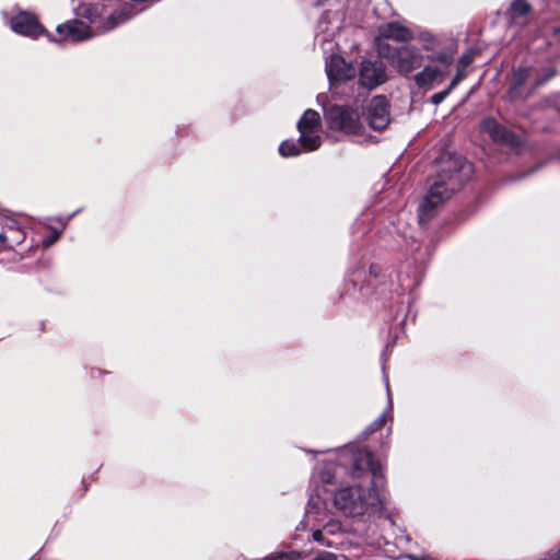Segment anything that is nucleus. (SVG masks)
<instances>
[{
	"label": "nucleus",
	"mask_w": 560,
	"mask_h": 560,
	"mask_svg": "<svg viewBox=\"0 0 560 560\" xmlns=\"http://www.w3.org/2000/svg\"><path fill=\"white\" fill-rule=\"evenodd\" d=\"M296 128L299 131H318L320 129V116L314 109H306L300 120L298 121Z\"/></svg>",
	"instance_id": "nucleus-19"
},
{
	"label": "nucleus",
	"mask_w": 560,
	"mask_h": 560,
	"mask_svg": "<svg viewBox=\"0 0 560 560\" xmlns=\"http://www.w3.org/2000/svg\"><path fill=\"white\" fill-rule=\"evenodd\" d=\"M326 73L330 84L346 82L355 77V68L340 55H331L326 61Z\"/></svg>",
	"instance_id": "nucleus-12"
},
{
	"label": "nucleus",
	"mask_w": 560,
	"mask_h": 560,
	"mask_svg": "<svg viewBox=\"0 0 560 560\" xmlns=\"http://www.w3.org/2000/svg\"><path fill=\"white\" fill-rule=\"evenodd\" d=\"M81 211V209H78L75 210L74 212H72L71 214H69L66 219H62V218H57L56 221L57 222H60L63 226L67 225V223L73 219L79 212Z\"/></svg>",
	"instance_id": "nucleus-34"
},
{
	"label": "nucleus",
	"mask_w": 560,
	"mask_h": 560,
	"mask_svg": "<svg viewBox=\"0 0 560 560\" xmlns=\"http://www.w3.org/2000/svg\"><path fill=\"white\" fill-rule=\"evenodd\" d=\"M313 560H337V556L332 552L322 551Z\"/></svg>",
	"instance_id": "nucleus-31"
},
{
	"label": "nucleus",
	"mask_w": 560,
	"mask_h": 560,
	"mask_svg": "<svg viewBox=\"0 0 560 560\" xmlns=\"http://www.w3.org/2000/svg\"><path fill=\"white\" fill-rule=\"evenodd\" d=\"M311 452H312V453H314V451H311ZM326 452H327V451H320V452H315V454H318V453L324 454V453H326Z\"/></svg>",
	"instance_id": "nucleus-41"
},
{
	"label": "nucleus",
	"mask_w": 560,
	"mask_h": 560,
	"mask_svg": "<svg viewBox=\"0 0 560 560\" xmlns=\"http://www.w3.org/2000/svg\"><path fill=\"white\" fill-rule=\"evenodd\" d=\"M327 127L335 131L355 135L360 130V119L355 110L348 106L330 105L324 107Z\"/></svg>",
	"instance_id": "nucleus-6"
},
{
	"label": "nucleus",
	"mask_w": 560,
	"mask_h": 560,
	"mask_svg": "<svg viewBox=\"0 0 560 560\" xmlns=\"http://www.w3.org/2000/svg\"><path fill=\"white\" fill-rule=\"evenodd\" d=\"M481 130L494 142L504 144L513 150L518 151L524 144L521 136L501 125L493 117H487L481 121Z\"/></svg>",
	"instance_id": "nucleus-7"
},
{
	"label": "nucleus",
	"mask_w": 560,
	"mask_h": 560,
	"mask_svg": "<svg viewBox=\"0 0 560 560\" xmlns=\"http://www.w3.org/2000/svg\"><path fill=\"white\" fill-rule=\"evenodd\" d=\"M142 9L136 10L132 4H124L119 9L115 10L104 22V30L112 31L120 24L126 23L132 19L136 14L141 12Z\"/></svg>",
	"instance_id": "nucleus-16"
},
{
	"label": "nucleus",
	"mask_w": 560,
	"mask_h": 560,
	"mask_svg": "<svg viewBox=\"0 0 560 560\" xmlns=\"http://www.w3.org/2000/svg\"><path fill=\"white\" fill-rule=\"evenodd\" d=\"M61 230H57V229H52L51 233L49 235H47L44 240H43V246L44 247H49L51 246L55 242H57V240L60 237L61 235Z\"/></svg>",
	"instance_id": "nucleus-29"
},
{
	"label": "nucleus",
	"mask_w": 560,
	"mask_h": 560,
	"mask_svg": "<svg viewBox=\"0 0 560 560\" xmlns=\"http://www.w3.org/2000/svg\"><path fill=\"white\" fill-rule=\"evenodd\" d=\"M474 61V55L471 51L464 52L458 61H457V68L464 69L466 71V68L469 67Z\"/></svg>",
	"instance_id": "nucleus-26"
},
{
	"label": "nucleus",
	"mask_w": 560,
	"mask_h": 560,
	"mask_svg": "<svg viewBox=\"0 0 560 560\" xmlns=\"http://www.w3.org/2000/svg\"><path fill=\"white\" fill-rule=\"evenodd\" d=\"M540 167H541V164H537L536 166L529 168L527 172L520 174L517 179L525 178V177L529 176L530 174L538 171Z\"/></svg>",
	"instance_id": "nucleus-35"
},
{
	"label": "nucleus",
	"mask_w": 560,
	"mask_h": 560,
	"mask_svg": "<svg viewBox=\"0 0 560 560\" xmlns=\"http://www.w3.org/2000/svg\"><path fill=\"white\" fill-rule=\"evenodd\" d=\"M299 143L303 152H312L317 150L322 144L318 131H299Z\"/></svg>",
	"instance_id": "nucleus-20"
},
{
	"label": "nucleus",
	"mask_w": 560,
	"mask_h": 560,
	"mask_svg": "<svg viewBox=\"0 0 560 560\" xmlns=\"http://www.w3.org/2000/svg\"><path fill=\"white\" fill-rule=\"evenodd\" d=\"M7 236L3 233H0V242H5Z\"/></svg>",
	"instance_id": "nucleus-38"
},
{
	"label": "nucleus",
	"mask_w": 560,
	"mask_h": 560,
	"mask_svg": "<svg viewBox=\"0 0 560 560\" xmlns=\"http://www.w3.org/2000/svg\"><path fill=\"white\" fill-rule=\"evenodd\" d=\"M425 58L430 65L417 72L413 75V81L419 89L431 90L435 84L443 82L450 67L454 63L455 49L445 47L439 52L428 54Z\"/></svg>",
	"instance_id": "nucleus-5"
},
{
	"label": "nucleus",
	"mask_w": 560,
	"mask_h": 560,
	"mask_svg": "<svg viewBox=\"0 0 560 560\" xmlns=\"http://www.w3.org/2000/svg\"><path fill=\"white\" fill-rule=\"evenodd\" d=\"M387 80L386 65L381 59H364L359 72L360 84L369 90L383 84Z\"/></svg>",
	"instance_id": "nucleus-9"
},
{
	"label": "nucleus",
	"mask_w": 560,
	"mask_h": 560,
	"mask_svg": "<svg viewBox=\"0 0 560 560\" xmlns=\"http://www.w3.org/2000/svg\"><path fill=\"white\" fill-rule=\"evenodd\" d=\"M365 119L368 125L376 130H384L389 121L388 102L384 95L374 96L366 107Z\"/></svg>",
	"instance_id": "nucleus-11"
},
{
	"label": "nucleus",
	"mask_w": 560,
	"mask_h": 560,
	"mask_svg": "<svg viewBox=\"0 0 560 560\" xmlns=\"http://www.w3.org/2000/svg\"><path fill=\"white\" fill-rule=\"evenodd\" d=\"M410 558H411L412 560H425L424 558L419 559V558H416V557H412V556H411Z\"/></svg>",
	"instance_id": "nucleus-40"
},
{
	"label": "nucleus",
	"mask_w": 560,
	"mask_h": 560,
	"mask_svg": "<svg viewBox=\"0 0 560 560\" xmlns=\"http://www.w3.org/2000/svg\"><path fill=\"white\" fill-rule=\"evenodd\" d=\"M533 115L534 130L540 132L551 131L550 124L540 122V119H548L551 122L560 120V93L540 102Z\"/></svg>",
	"instance_id": "nucleus-8"
},
{
	"label": "nucleus",
	"mask_w": 560,
	"mask_h": 560,
	"mask_svg": "<svg viewBox=\"0 0 560 560\" xmlns=\"http://www.w3.org/2000/svg\"><path fill=\"white\" fill-rule=\"evenodd\" d=\"M419 42L422 44V48L429 54L439 52L436 47L439 46L438 37L429 31H422L418 35Z\"/></svg>",
	"instance_id": "nucleus-22"
},
{
	"label": "nucleus",
	"mask_w": 560,
	"mask_h": 560,
	"mask_svg": "<svg viewBox=\"0 0 560 560\" xmlns=\"http://www.w3.org/2000/svg\"><path fill=\"white\" fill-rule=\"evenodd\" d=\"M336 14L331 11H324L322 15L319 16L315 32H316V38L322 36V40L326 42L329 40L330 37L334 36L335 30L338 28V26H330L332 23V20L335 19Z\"/></svg>",
	"instance_id": "nucleus-18"
},
{
	"label": "nucleus",
	"mask_w": 560,
	"mask_h": 560,
	"mask_svg": "<svg viewBox=\"0 0 560 560\" xmlns=\"http://www.w3.org/2000/svg\"><path fill=\"white\" fill-rule=\"evenodd\" d=\"M560 36V27H555L552 31V35L550 38H548L547 44L548 45H555L558 40V37Z\"/></svg>",
	"instance_id": "nucleus-33"
},
{
	"label": "nucleus",
	"mask_w": 560,
	"mask_h": 560,
	"mask_svg": "<svg viewBox=\"0 0 560 560\" xmlns=\"http://www.w3.org/2000/svg\"><path fill=\"white\" fill-rule=\"evenodd\" d=\"M16 225V222L15 221H12V223L9 225L10 229H13V226Z\"/></svg>",
	"instance_id": "nucleus-39"
},
{
	"label": "nucleus",
	"mask_w": 560,
	"mask_h": 560,
	"mask_svg": "<svg viewBox=\"0 0 560 560\" xmlns=\"http://www.w3.org/2000/svg\"><path fill=\"white\" fill-rule=\"evenodd\" d=\"M343 448H349V450H353V452H358V451H368L366 448H360L358 447L357 445H353V444H349V445H345L342 447H339L337 448V454H336V460H337V464L336 466H332V465H325L318 472V479L320 482L325 483V485H330V483H334L336 481V478H337V475L339 474V470H343L345 474H348L349 475V469L347 470L346 468L341 467L340 466V462H339V453L343 450Z\"/></svg>",
	"instance_id": "nucleus-15"
},
{
	"label": "nucleus",
	"mask_w": 560,
	"mask_h": 560,
	"mask_svg": "<svg viewBox=\"0 0 560 560\" xmlns=\"http://www.w3.org/2000/svg\"><path fill=\"white\" fill-rule=\"evenodd\" d=\"M339 462L341 467L349 469L353 480L368 479L369 487L359 483L339 489L334 494L335 506L349 517L381 515L385 486L381 463L374 460L371 451L353 452L349 448L339 453Z\"/></svg>",
	"instance_id": "nucleus-2"
},
{
	"label": "nucleus",
	"mask_w": 560,
	"mask_h": 560,
	"mask_svg": "<svg viewBox=\"0 0 560 560\" xmlns=\"http://www.w3.org/2000/svg\"><path fill=\"white\" fill-rule=\"evenodd\" d=\"M395 345V339L392 341V342H388L385 348H384V351L382 353V363H383V372H385V361H386V355L389 351H392L393 347Z\"/></svg>",
	"instance_id": "nucleus-32"
},
{
	"label": "nucleus",
	"mask_w": 560,
	"mask_h": 560,
	"mask_svg": "<svg viewBox=\"0 0 560 560\" xmlns=\"http://www.w3.org/2000/svg\"><path fill=\"white\" fill-rule=\"evenodd\" d=\"M56 31L65 39H71L74 43L82 42L92 36L89 25L78 20L60 24L57 26Z\"/></svg>",
	"instance_id": "nucleus-14"
},
{
	"label": "nucleus",
	"mask_w": 560,
	"mask_h": 560,
	"mask_svg": "<svg viewBox=\"0 0 560 560\" xmlns=\"http://www.w3.org/2000/svg\"><path fill=\"white\" fill-rule=\"evenodd\" d=\"M381 36L384 39H393L397 43H408L412 39L411 31L397 22H390L383 26Z\"/></svg>",
	"instance_id": "nucleus-17"
},
{
	"label": "nucleus",
	"mask_w": 560,
	"mask_h": 560,
	"mask_svg": "<svg viewBox=\"0 0 560 560\" xmlns=\"http://www.w3.org/2000/svg\"><path fill=\"white\" fill-rule=\"evenodd\" d=\"M386 40L387 39H384L383 37L378 39V42H377L378 54L382 57L392 58L394 60L395 59V50L397 48H392L390 45Z\"/></svg>",
	"instance_id": "nucleus-25"
},
{
	"label": "nucleus",
	"mask_w": 560,
	"mask_h": 560,
	"mask_svg": "<svg viewBox=\"0 0 560 560\" xmlns=\"http://www.w3.org/2000/svg\"><path fill=\"white\" fill-rule=\"evenodd\" d=\"M412 255L411 261L406 259L400 264L396 272L383 270L377 264H371L369 271L357 269L351 272V278L346 281L347 291L349 285L355 291L359 287V293L363 298L375 295L377 299L390 300L397 298L399 304L395 318L404 313L400 325L404 326L407 317L411 314V305L417 300L416 289L420 285L423 273V259L420 253V244L412 241L408 249Z\"/></svg>",
	"instance_id": "nucleus-1"
},
{
	"label": "nucleus",
	"mask_w": 560,
	"mask_h": 560,
	"mask_svg": "<svg viewBox=\"0 0 560 560\" xmlns=\"http://www.w3.org/2000/svg\"><path fill=\"white\" fill-rule=\"evenodd\" d=\"M452 166L442 167L438 179L431 185L418 207V220L427 223L434 217L435 209L451 198L468 180L472 164L462 156H451Z\"/></svg>",
	"instance_id": "nucleus-3"
},
{
	"label": "nucleus",
	"mask_w": 560,
	"mask_h": 560,
	"mask_svg": "<svg viewBox=\"0 0 560 560\" xmlns=\"http://www.w3.org/2000/svg\"><path fill=\"white\" fill-rule=\"evenodd\" d=\"M416 316H417V313H416V312H413V313H412V320H415Z\"/></svg>",
	"instance_id": "nucleus-42"
},
{
	"label": "nucleus",
	"mask_w": 560,
	"mask_h": 560,
	"mask_svg": "<svg viewBox=\"0 0 560 560\" xmlns=\"http://www.w3.org/2000/svg\"><path fill=\"white\" fill-rule=\"evenodd\" d=\"M556 75L553 67H544L537 62L523 61L514 67L508 80L505 98L512 103H524L539 88Z\"/></svg>",
	"instance_id": "nucleus-4"
},
{
	"label": "nucleus",
	"mask_w": 560,
	"mask_h": 560,
	"mask_svg": "<svg viewBox=\"0 0 560 560\" xmlns=\"http://www.w3.org/2000/svg\"><path fill=\"white\" fill-rule=\"evenodd\" d=\"M466 78V71L464 69L457 68L456 74L451 80L447 89H451V92L459 84L462 80Z\"/></svg>",
	"instance_id": "nucleus-28"
},
{
	"label": "nucleus",
	"mask_w": 560,
	"mask_h": 560,
	"mask_svg": "<svg viewBox=\"0 0 560 560\" xmlns=\"http://www.w3.org/2000/svg\"><path fill=\"white\" fill-rule=\"evenodd\" d=\"M323 538H324V534L320 530L317 529V530H315L313 533V539L315 541H319L320 542L323 540Z\"/></svg>",
	"instance_id": "nucleus-37"
},
{
	"label": "nucleus",
	"mask_w": 560,
	"mask_h": 560,
	"mask_svg": "<svg viewBox=\"0 0 560 560\" xmlns=\"http://www.w3.org/2000/svg\"><path fill=\"white\" fill-rule=\"evenodd\" d=\"M386 389H387V393L389 394V386H388V382L386 381ZM392 408H393V402H392V398L390 396L388 395V405L386 407V409L371 423L366 427V429L364 430V434L365 435H369L377 430H380L384 423H385V420H386V415L387 412L392 411Z\"/></svg>",
	"instance_id": "nucleus-21"
},
{
	"label": "nucleus",
	"mask_w": 560,
	"mask_h": 560,
	"mask_svg": "<svg viewBox=\"0 0 560 560\" xmlns=\"http://www.w3.org/2000/svg\"><path fill=\"white\" fill-rule=\"evenodd\" d=\"M24 241L23 232L18 230V236L13 238L14 244H21Z\"/></svg>",
	"instance_id": "nucleus-36"
},
{
	"label": "nucleus",
	"mask_w": 560,
	"mask_h": 560,
	"mask_svg": "<svg viewBox=\"0 0 560 560\" xmlns=\"http://www.w3.org/2000/svg\"><path fill=\"white\" fill-rule=\"evenodd\" d=\"M423 60L424 57L417 47L401 46L395 50L393 62L401 75L408 77L416 69L422 67Z\"/></svg>",
	"instance_id": "nucleus-10"
},
{
	"label": "nucleus",
	"mask_w": 560,
	"mask_h": 560,
	"mask_svg": "<svg viewBox=\"0 0 560 560\" xmlns=\"http://www.w3.org/2000/svg\"><path fill=\"white\" fill-rule=\"evenodd\" d=\"M10 25L13 32L31 38H37L45 32L36 16L28 12H20L14 15Z\"/></svg>",
	"instance_id": "nucleus-13"
},
{
	"label": "nucleus",
	"mask_w": 560,
	"mask_h": 560,
	"mask_svg": "<svg viewBox=\"0 0 560 560\" xmlns=\"http://www.w3.org/2000/svg\"><path fill=\"white\" fill-rule=\"evenodd\" d=\"M264 560H292V555L288 553V552H279V553L270 555V556L264 558Z\"/></svg>",
	"instance_id": "nucleus-30"
},
{
	"label": "nucleus",
	"mask_w": 560,
	"mask_h": 560,
	"mask_svg": "<svg viewBox=\"0 0 560 560\" xmlns=\"http://www.w3.org/2000/svg\"><path fill=\"white\" fill-rule=\"evenodd\" d=\"M301 144L299 140H284L279 145V153L283 158L296 156L302 153Z\"/></svg>",
	"instance_id": "nucleus-23"
},
{
	"label": "nucleus",
	"mask_w": 560,
	"mask_h": 560,
	"mask_svg": "<svg viewBox=\"0 0 560 560\" xmlns=\"http://www.w3.org/2000/svg\"><path fill=\"white\" fill-rule=\"evenodd\" d=\"M530 5L525 0H514L511 3L510 12L513 19L526 15L529 12Z\"/></svg>",
	"instance_id": "nucleus-24"
},
{
	"label": "nucleus",
	"mask_w": 560,
	"mask_h": 560,
	"mask_svg": "<svg viewBox=\"0 0 560 560\" xmlns=\"http://www.w3.org/2000/svg\"><path fill=\"white\" fill-rule=\"evenodd\" d=\"M450 94H451V89H447V88H446L445 90H443V91H441V92L434 93V94L431 96L430 102H431L433 105L438 106V105H440L441 103H443V102H444V100H445Z\"/></svg>",
	"instance_id": "nucleus-27"
}]
</instances>
